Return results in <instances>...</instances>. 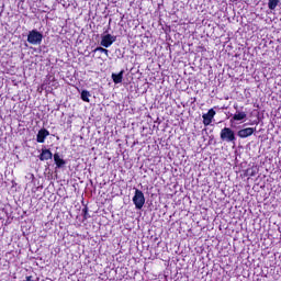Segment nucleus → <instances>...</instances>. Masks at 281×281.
<instances>
[{"mask_svg": "<svg viewBox=\"0 0 281 281\" xmlns=\"http://www.w3.org/2000/svg\"><path fill=\"white\" fill-rule=\"evenodd\" d=\"M93 54H95V52H100L101 54H105V56H109V49L104 48V47H97L93 50Z\"/></svg>", "mask_w": 281, "mask_h": 281, "instance_id": "nucleus-14", "label": "nucleus"}, {"mask_svg": "<svg viewBox=\"0 0 281 281\" xmlns=\"http://www.w3.org/2000/svg\"><path fill=\"white\" fill-rule=\"evenodd\" d=\"M27 43H30V45H41V43H43V33L32 30L27 35Z\"/></svg>", "mask_w": 281, "mask_h": 281, "instance_id": "nucleus-3", "label": "nucleus"}, {"mask_svg": "<svg viewBox=\"0 0 281 281\" xmlns=\"http://www.w3.org/2000/svg\"><path fill=\"white\" fill-rule=\"evenodd\" d=\"M53 157L54 154H52V150L42 149V153L40 154V161H48V159H52Z\"/></svg>", "mask_w": 281, "mask_h": 281, "instance_id": "nucleus-8", "label": "nucleus"}, {"mask_svg": "<svg viewBox=\"0 0 281 281\" xmlns=\"http://www.w3.org/2000/svg\"><path fill=\"white\" fill-rule=\"evenodd\" d=\"M82 214H83V221H87V218H89V207L85 206L82 209Z\"/></svg>", "mask_w": 281, "mask_h": 281, "instance_id": "nucleus-15", "label": "nucleus"}, {"mask_svg": "<svg viewBox=\"0 0 281 281\" xmlns=\"http://www.w3.org/2000/svg\"><path fill=\"white\" fill-rule=\"evenodd\" d=\"M214 115H216V111H214V109H210L206 114L202 115L204 126H210V124H212Z\"/></svg>", "mask_w": 281, "mask_h": 281, "instance_id": "nucleus-5", "label": "nucleus"}, {"mask_svg": "<svg viewBox=\"0 0 281 281\" xmlns=\"http://www.w3.org/2000/svg\"><path fill=\"white\" fill-rule=\"evenodd\" d=\"M133 203L136 207V210H142L146 203V198L144 196V192L139 189L135 190L134 196H133Z\"/></svg>", "mask_w": 281, "mask_h": 281, "instance_id": "nucleus-2", "label": "nucleus"}, {"mask_svg": "<svg viewBox=\"0 0 281 281\" xmlns=\"http://www.w3.org/2000/svg\"><path fill=\"white\" fill-rule=\"evenodd\" d=\"M112 80L114 85L122 83V80H124V70H121L119 74H112Z\"/></svg>", "mask_w": 281, "mask_h": 281, "instance_id": "nucleus-9", "label": "nucleus"}, {"mask_svg": "<svg viewBox=\"0 0 281 281\" xmlns=\"http://www.w3.org/2000/svg\"><path fill=\"white\" fill-rule=\"evenodd\" d=\"M220 137L222 142H226L227 144H236V133L231 127L222 128Z\"/></svg>", "mask_w": 281, "mask_h": 281, "instance_id": "nucleus-1", "label": "nucleus"}, {"mask_svg": "<svg viewBox=\"0 0 281 281\" xmlns=\"http://www.w3.org/2000/svg\"><path fill=\"white\" fill-rule=\"evenodd\" d=\"M256 133V127H246L243 130H239L237 132V135L241 138V139H246V137H251V135Z\"/></svg>", "mask_w": 281, "mask_h": 281, "instance_id": "nucleus-6", "label": "nucleus"}, {"mask_svg": "<svg viewBox=\"0 0 281 281\" xmlns=\"http://www.w3.org/2000/svg\"><path fill=\"white\" fill-rule=\"evenodd\" d=\"M54 161L58 168H63V166H65L66 164L65 159L60 158V155H58V153L54 154Z\"/></svg>", "mask_w": 281, "mask_h": 281, "instance_id": "nucleus-10", "label": "nucleus"}, {"mask_svg": "<svg viewBox=\"0 0 281 281\" xmlns=\"http://www.w3.org/2000/svg\"><path fill=\"white\" fill-rule=\"evenodd\" d=\"M246 117H247V112H244V111L237 112L233 115L234 122H240V121L245 120Z\"/></svg>", "mask_w": 281, "mask_h": 281, "instance_id": "nucleus-11", "label": "nucleus"}, {"mask_svg": "<svg viewBox=\"0 0 281 281\" xmlns=\"http://www.w3.org/2000/svg\"><path fill=\"white\" fill-rule=\"evenodd\" d=\"M116 40H117V37L112 36L111 34H106V35L102 36L101 46L102 47H111L115 43Z\"/></svg>", "mask_w": 281, "mask_h": 281, "instance_id": "nucleus-4", "label": "nucleus"}, {"mask_svg": "<svg viewBox=\"0 0 281 281\" xmlns=\"http://www.w3.org/2000/svg\"><path fill=\"white\" fill-rule=\"evenodd\" d=\"M49 137V131L47 128H41L36 135V143L37 144H45V139Z\"/></svg>", "mask_w": 281, "mask_h": 281, "instance_id": "nucleus-7", "label": "nucleus"}, {"mask_svg": "<svg viewBox=\"0 0 281 281\" xmlns=\"http://www.w3.org/2000/svg\"><path fill=\"white\" fill-rule=\"evenodd\" d=\"M279 4H280V0H269L268 1L269 10H276Z\"/></svg>", "mask_w": 281, "mask_h": 281, "instance_id": "nucleus-12", "label": "nucleus"}, {"mask_svg": "<svg viewBox=\"0 0 281 281\" xmlns=\"http://www.w3.org/2000/svg\"><path fill=\"white\" fill-rule=\"evenodd\" d=\"M91 95V93L87 90L81 91V100L83 102H89V97Z\"/></svg>", "mask_w": 281, "mask_h": 281, "instance_id": "nucleus-13", "label": "nucleus"}, {"mask_svg": "<svg viewBox=\"0 0 281 281\" xmlns=\"http://www.w3.org/2000/svg\"><path fill=\"white\" fill-rule=\"evenodd\" d=\"M234 109H235L236 111H238V104H235V105H234Z\"/></svg>", "mask_w": 281, "mask_h": 281, "instance_id": "nucleus-16", "label": "nucleus"}]
</instances>
